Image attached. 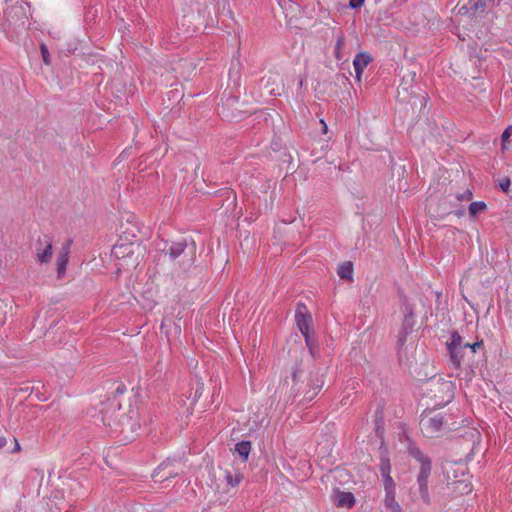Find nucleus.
Masks as SVG:
<instances>
[{"instance_id":"1","label":"nucleus","mask_w":512,"mask_h":512,"mask_svg":"<svg viewBox=\"0 0 512 512\" xmlns=\"http://www.w3.org/2000/svg\"><path fill=\"white\" fill-rule=\"evenodd\" d=\"M306 380V384L304 387H301L306 399L312 400L314 399L324 385V374L320 369L311 370L309 373H305L302 370L295 371L293 373V382L297 384L298 382H304Z\"/></svg>"},{"instance_id":"2","label":"nucleus","mask_w":512,"mask_h":512,"mask_svg":"<svg viewBox=\"0 0 512 512\" xmlns=\"http://www.w3.org/2000/svg\"><path fill=\"white\" fill-rule=\"evenodd\" d=\"M447 421L440 412H424L420 419V428L424 436L434 438L444 430Z\"/></svg>"},{"instance_id":"3","label":"nucleus","mask_w":512,"mask_h":512,"mask_svg":"<svg viewBox=\"0 0 512 512\" xmlns=\"http://www.w3.org/2000/svg\"><path fill=\"white\" fill-rule=\"evenodd\" d=\"M454 396V385L451 381L437 380L430 383L429 397L435 406L448 404Z\"/></svg>"},{"instance_id":"4","label":"nucleus","mask_w":512,"mask_h":512,"mask_svg":"<svg viewBox=\"0 0 512 512\" xmlns=\"http://www.w3.org/2000/svg\"><path fill=\"white\" fill-rule=\"evenodd\" d=\"M468 343H463L462 337L458 333H453L450 341L447 343V348L450 354V365L458 370L464 356V350L467 348Z\"/></svg>"},{"instance_id":"5","label":"nucleus","mask_w":512,"mask_h":512,"mask_svg":"<svg viewBox=\"0 0 512 512\" xmlns=\"http://www.w3.org/2000/svg\"><path fill=\"white\" fill-rule=\"evenodd\" d=\"M140 250V246L133 243L119 244L113 247L112 254L116 258L123 260L126 265L134 267L138 264Z\"/></svg>"},{"instance_id":"6","label":"nucleus","mask_w":512,"mask_h":512,"mask_svg":"<svg viewBox=\"0 0 512 512\" xmlns=\"http://www.w3.org/2000/svg\"><path fill=\"white\" fill-rule=\"evenodd\" d=\"M36 259L40 264H48L52 259V241L48 237L38 239L36 244Z\"/></svg>"},{"instance_id":"7","label":"nucleus","mask_w":512,"mask_h":512,"mask_svg":"<svg viewBox=\"0 0 512 512\" xmlns=\"http://www.w3.org/2000/svg\"><path fill=\"white\" fill-rule=\"evenodd\" d=\"M413 456L420 463V472L417 478L418 485L428 483V478L431 473V462L420 450H413Z\"/></svg>"},{"instance_id":"8","label":"nucleus","mask_w":512,"mask_h":512,"mask_svg":"<svg viewBox=\"0 0 512 512\" xmlns=\"http://www.w3.org/2000/svg\"><path fill=\"white\" fill-rule=\"evenodd\" d=\"M178 475V471L173 468V462L170 460L164 461L155 469L152 477L155 482H163Z\"/></svg>"},{"instance_id":"9","label":"nucleus","mask_w":512,"mask_h":512,"mask_svg":"<svg viewBox=\"0 0 512 512\" xmlns=\"http://www.w3.org/2000/svg\"><path fill=\"white\" fill-rule=\"evenodd\" d=\"M487 0H469L467 4L459 9V13L463 15L477 16L484 12Z\"/></svg>"},{"instance_id":"10","label":"nucleus","mask_w":512,"mask_h":512,"mask_svg":"<svg viewBox=\"0 0 512 512\" xmlns=\"http://www.w3.org/2000/svg\"><path fill=\"white\" fill-rule=\"evenodd\" d=\"M372 57L368 52H359L353 60V66L356 73V79L361 80L366 67L371 63Z\"/></svg>"},{"instance_id":"11","label":"nucleus","mask_w":512,"mask_h":512,"mask_svg":"<svg viewBox=\"0 0 512 512\" xmlns=\"http://www.w3.org/2000/svg\"><path fill=\"white\" fill-rule=\"evenodd\" d=\"M334 503L337 507L350 509L355 504V498L351 492L337 490L334 493Z\"/></svg>"},{"instance_id":"12","label":"nucleus","mask_w":512,"mask_h":512,"mask_svg":"<svg viewBox=\"0 0 512 512\" xmlns=\"http://www.w3.org/2000/svg\"><path fill=\"white\" fill-rule=\"evenodd\" d=\"M311 323V317L309 315L297 312L296 313V324L305 337L306 342H309V328Z\"/></svg>"},{"instance_id":"13","label":"nucleus","mask_w":512,"mask_h":512,"mask_svg":"<svg viewBox=\"0 0 512 512\" xmlns=\"http://www.w3.org/2000/svg\"><path fill=\"white\" fill-rule=\"evenodd\" d=\"M68 260H69V248L64 247L59 252L57 259H56V268H57L58 277H61L65 273Z\"/></svg>"},{"instance_id":"14","label":"nucleus","mask_w":512,"mask_h":512,"mask_svg":"<svg viewBox=\"0 0 512 512\" xmlns=\"http://www.w3.org/2000/svg\"><path fill=\"white\" fill-rule=\"evenodd\" d=\"M384 505L389 512H403L396 500L395 494H385Z\"/></svg>"},{"instance_id":"15","label":"nucleus","mask_w":512,"mask_h":512,"mask_svg":"<svg viewBox=\"0 0 512 512\" xmlns=\"http://www.w3.org/2000/svg\"><path fill=\"white\" fill-rule=\"evenodd\" d=\"M338 276L341 279L352 280L353 278V265L351 262H345L338 268Z\"/></svg>"},{"instance_id":"16","label":"nucleus","mask_w":512,"mask_h":512,"mask_svg":"<svg viewBox=\"0 0 512 512\" xmlns=\"http://www.w3.org/2000/svg\"><path fill=\"white\" fill-rule=\"evenodd\" d=\"M186 248V243L183 241L175 242L170 245L168 248V254L172 259L177 258L179 255H181Z\"/></svg>"},{"instance_id":"17","label":"nucleus","mask_w":512,"mask_h":512,"mask_svg":"<svg viewBox=\"0 0 512 512\" xmlns=\"http://www.w3.org/2000/svg\"><path fill=\"white\" fill-rule=\"evenodd\" d=\"M225 480L227 482V485H229L230 487H236L242 482L243 475L240 472L232 473L230 471H226Z\"/></svg>"},{"instance_id":"18","label":"nucleus","mask_w":512,"mask_h":512,"mask_svg":"<svg viewBox=\"0 0 512 512\" xmlns=\"http://www.w3.org/2000/svg\"><path fill=\"white\" fill-rule=\"evenodd\" d=\"M235 450L237 453L243 458V460H247L250 451H251V443L249 441H241L236 444Z\"/></svg>"},{"instance_id":"19","label":"nucleus","mask_w":512,"mask_h":512,"mask_svg":"<svg viewBox=\"0 0 512 512\" xmlns=\"http://www.w3.org/2000/svg\"><path fill=\"white\" fill-rule=\"evenodd\" d=\"M383 481H384V489H385L386 494H396V492H395L396 484H395L394 480L392 479V477L390 475H388V473H386L385 477H383Z\"/></svg>"},{"instance_id":"20","label":"nucleus","mask_w":512,"mask_h":512,"mask_svg":"<svg viewBox=\"0 0 512 512\" xmlns=\"http://www.w3.org/2000/svg\"><path fill=\"white\" fill-rule=\"evenodd\" d=\"M486 209V204L482 201L472 202L469 206V214L475 216Z\"/></svg>"},{"instance_id":"21","label":"nucleus","mask_w":512,"mask_h":512,"mask_svg":"<svg viewBox=\"0 0 512 512\" xmlns=\"http://www.w3.org/2000/svg\"><path fill=\"white\" fill-rule=\"evenodd\" d=\"M344 44H345V39H344V36L341 34L337 40H336V45H335V58L337 60H342L343 56H342V49L344 47Z\"/></svg>"},{"instance_id":"22","label":"nucleus","mask_w":512,"mask_h":512,"mask_svg":"<svg viewBox=\"0 0 512 512\" xmlns=\"http://www.w3.org/2000/svg\"><path fill=\"white\" fill-rule=\"evenodd\" d=\"M512 136V125H509L502 133V150L505 151L509 148V138Z\"/></svg>"},{"instance_id":"23","label":"nucleus","mask_w":512,"mask_h":512,"mask_svg":"<svg viewBox=\"0 0 512 512\" xmlns=\"http://www.w3.org/2000/svg\"><path fill=\"white\" fill-rule=\"evenodd\" d=\"M419 491L422 500L425 503H429L428 483L419 484Z\"/></svg>"},{"instance_id":"24","label":"nucleus","mask_w":512,"mask_h":512,"mask_svg":"<svg viewBox=\"0 0 512 512\" xmlns=\"http://www.w3.org/2000/svg\"><path fill=\"white\" fill-rule=\"evenodd\" d=\"M41 54H42V57H43V61L45 62V64H49V52H48V49L47 47L42 44L41 45Z\"/></svg>"},{"instance_id":"25","label":"nucleus","mask_w":512,"mask_h":512,"mask_svg":"<svg viewBox=\"0 0 512 512\" xmlns=\"http://www.w3.org/2000/svg\"><path fill=\"white\" fill-rule=\"evenodd\" d=\"M103 405H104V407H108L109 410H111L113 414L117 411V409H119V404L116 403L115 401H111V402L105 403Z\"/></svg>"},{"instance_id":"26","label":"nucleus","mask_w":512,"mask_h":512,"mask_svg":"<svg viewBox=\"0 0 512 512\" xmlns=\"http://www.w3.org/2000/svg\"><path fill=\"white\" fill-rule=\"evenodd\" d=\"M365 0H350L349 6L353 9H357L363 6Z\"/></svg>"},{"instance_id":"27","label":"nucleus","mask_w":512,"mask_h":512,"mask_svg":"<svg viewBox=\"0 0 512 512\" xmlns=\"http://www.w3.org/2000/svg\"><path fill=\"white\" fill-rule=\"evenodd\" d=\"M388 473L390 475V464L388 461L382 463L381 465V475L382 477H385V474Z\"/></svg>"},{"instance_id":"28","label":"nucleus","mask_w":512,"mask_h":512,"mask_svg":"<svg viewBox=\"0 0 512 512\" xmlns=\"http://www.w3.org/2000/svg\"><path fill=\"white\" fill-rule=\"evenodd\" d=\"M483 346V341H478L473 344L468 343L467 348H470L473 353H475L479 348Z\"/></svg>"},{"instance_id":"29","label":"nucleus","mask_w":512,"mask_h":512,"mask_svg":"<svg viewBox=\"0 0 512 512\" xmlns=\"http://www.w3.org/2000/svg\"><path fill=\"white\" fill-rule=\"evenodd\" d=\"M509 186H510V179L503 178L500 182V187L502 188V190L507 191Z\"/></svg>"},{"instance_id":"30","label":"nucleus","mask_w":512,"mask_h":512,"mask_svg":"<svg viewBox=\"0 0 512 512\" xmlns=\"http://www.w3.org/2000/svg\"><path fill=\"white\" fill-rule=\"evenodd\" d=\"M101 420H102L103 424L106 425V426H111L112 422H113L112 417L111 416H107V415H103Z\"/></svg>"},{"instance_id":"31","label":"nucleus","mask_w":512,"mask_h":512,"mask_svg":"<svg viewBox=\"0 0 512 512\" xmlns=\"http://www.w3.org/2000/svg\"><path fill=\"white\" fill-rule=\"evenodd\" d=\"M471 198H472V193H471L470 191H466L463 195L458 196V199H459V200H461V201H462V200H466V201H468V200H470Z\"/></svg>"},{"instance_id":"32","label":"nucleus","mask_w":512,"mask_h":512,"mask_svg":"<svg viewBox=\"0 0 512 512\" xmlns=\"http://www.w3.org/2000/svg\"><path fill=\"white\" fill-rule=\"evenodd\" d=\"M320 123H321V125H322V133H323V134H326V133L328 132V127H327L326 122H325L323 119H321V120H320Z\"/></svg>"},{"instance_id":"33","label":"nucleus","mask_w":512,"mask_h":512,"mask_svg":"<svg viewBox=\"0 0 512 512\" xmlns=\"http://www.w3.org/2000/svg\"><path fill=\"white\" fill-rule=\"evenodd\" d=\"M7 443V440L5 437H0V448H3Z\"/></svg>"},{"instance_id":"34","label":"nucleus","mask_w":512,"mask_h":512,"mask_svg":"<svg viewBox=\"0 0 512 512\" xmlns=\"http://www.w3.org/2000/svg\"><path fill=\"white\" fill-rule=\"evenodd\" d=\"M15 442H16V446H15V450L14 451H20L19 443L17 442V440H15Z\"/></svg>"}]
</instances>
